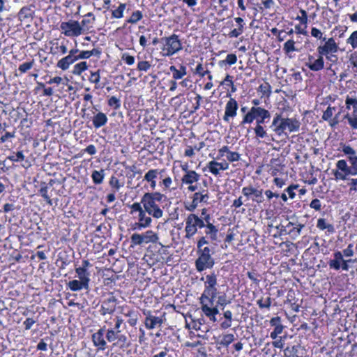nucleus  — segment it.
Masks as SVG:
<instances>
[{"instance_id":"1","label":"nucleus","mask_w":357,"mask_h":357,"mask_svg":"<svg viewBox=\"0 0 357 357\" xmlns=\"http://www.w3.org/2000/svg\"><path fill=\"white\" fill-rule=\"evenodd\" d=\"M167 200V197L160 192H146L141 199V203L149 215L159 219L163 215V206L161 207L160 204Z\"/></svg>"},{"instance_id":"2","label":"nucleus","mask_w":357,"mask_h":357,"mask_svg":"<svg viewBox=\"0 0 357 357\" xmlns=\"http://www.w3.org/2000/svg\"><path fill=\"white\" fill-rule=\"evenodd\" d=\"M217 294V287L211 286L204 287V290L199 298L202 311L212 322L217 321L216 315L219 313L217 306H213Z\"/></svg>"},{"instance_id":"3","label":"nucleus","mask_w":357,"mask_h":357,"mask_svg":"<svg viewBox=\"0 0 357 357\" xmlns=\"http://www.w3.org/2000/svg\"><path fill=\"white\" fill-rule=\"evenodd\" d=\"M160 44V54L162 56L169 57L178 53L183 49V44L176 34H172L158 39L157 37L153 38V45Z\"/></svg>"},{"instance_id":"4","label":"nucleus","mask_w":357,"mask_h":357,"mask_svg":"<svg viewBox=\"0 0 357 357\" xmlns=\"http://www.w3.org/2000/svg\"><path fill=\"white\" fill-rule=\"evenodd\" d=\"M301 123L295 118H282L281 114H276L272 121L271 127L278 135H281L288 130L289 132L299 130Z\"/></svg>"},{"instance_id":"5","label":"nucleus","mask_w":357,"mask_h":357,"mask_svg":"<svg viewBox=\"0 0 357 357\" xmlns=\"http://www.w3.org/2000/svg\"><path fill=\"white\" fill-rule=\"evenodd\" d=\"M345 105L347 112L344 115L342 120H347L351 128L357 130V98L347 96Z\"/></svg>"},{"instance_id":"6","label":"nucleus","mask_w":357,"mask_h":357,"mask_svg":"<svg viewBox=\"0 0 357 357\" xmlns=\"http://www.w3.org/2000/svg\"><path fill=\"white\" fill-rule=\"evenodd\" d=\"M205 227L204 221L195 213H190L185 219V236L186 238L190 239L198 231Z\"/></svg>"},{"instance_id":"7","label":"nucleus","mask_w":357,"mask_h":357,"mask_svg":"<svg viewBox=\"0 0 357 357\" xmlns=\"http://www.w3.org/2000/svg\"><path fill=\"white\" fill-rule=\"evenodd\" d=\"M159 237L156 233L152 230H147L144 233H135L130 236V247L134 248L136 245H141L143 243H156Z\"/></svg>"},{"instance_id":"8","label":"nucleus","mask_w":357,"mask_h":357,"mask_svg":"<svg viewBox=\"0 0 357 357\" xmlns=\"http://www.w3.org/2000/svg\"><path fill=\"white\" fill-rule=\"evenodd\" d=\"M62 33L69 37L78 36L82 33V26L78 21L63 22L60 25Z\"/></svg>"},{"instance_id":"9","label":"nucleus","mask_w":357,"mask_h":357,"mask_svg":"<svg viewBox=\"0 0 357 357\" xmlns=\"http://www.w3.org/2000/svg\"><path fill=\"white\" fill-rule=\"evenodd\" d=\"M105 337L109 342L117 340V342H114L113 345L119 347L120 348L125 347L128 340V338L125 335L121 334V331H116L112 328L106 330Z\"/></svg>"},{"instance_id":"10","label":"nucleus","mask_w":357,"mask_h":357,"mask_svg":"<svg viewBox=\"0 0 357 357\" xmlns=\"http://www.w3.org/2000/svg\"><path fill=\"white\" fill-rule=\"evenodd\" d=\"M197 255L198 258L195 260V267L198 272L213 268L215 261L211 255Z\"/></svg>"},{"instance_id":"11","label":"nucleus","mask_w":357,"mask_h":357,"mask_svg":"<svg viewBox=\"0 0 357 357\" xmlns=\"http://www.w3.org/2000/svg\"><path fill=\"white\" fill-rule=\"evenodd\" d=\"M116 302L117 299L116 297L112 294H110L109 296L102 302L100 310V314L102 315L112 314L116 310Z\"/></svg>"},{"instance_id":"12","label":"nucleus","mask_w":357,"mask_h":357,"mask_svg":"<svg viewBox=\"0 0 357 357\" xmlns=\"http://www.w3.org/2000/svg\"><path fill=\"white\" fill-rule=\"evenodd\" d=\"M78 52V49H72L69 51V54L68 56L62 58L58 61L56 66L63 70H67L69 68L70 65L73 64L74 62L77 61L76 54H77Z\"/></svg>"},{"instance_id":"13","label":"nucleus","mask_w":357,"mask_h":357,"mask_svg":"<svg viewBox=\"0 0 357 357\" xmlns=\"http://www.w3.org/2000/svg\"><path fill=\"white\" fill-rule=\"evenodd\" d=\"M105 331V326H103L92 335L91 339L93 343L98 350L103 351L107 348V342L104 338Z\"/></svg>"},{"instance_id":"14","label":"nucleus","mask_w":357,"mask_h":357,"mask_svg":"<svg viewBox=\"0 0 357 357\" xmlns=\"http://www.w3.org/2000/svg\"><path fill=\"white\" fill-rule=\"evenodd\" d=\"M338 47L333 38L325 40L324 45H320L317 47L319 54L321 56H327L331 53H335L337 51Z\"/></svg>"},{"instance_id":"15","label":"nucleus","mask_w":357,"mask_h":357,"mask_svg":"<svg viewBox=\"0 0 357 357\" xmlns=\"http://www.w3.org/2000/svg\"><path fill=\"white\" fill-rule=\"evenodd\" d=\"M238 103L234 98H230L226 104L223 120L229 122V118H234L237 114Z\"/></svg>"},{"instance_id":"16","label":"nucleus","mask_w":357,"mask_h":357,"mask_svg":"<svg viewBox=\"0 0 357 357\" xmlns=\"http://www.w3.org/2000/svg\"><path fill=\"white\" fill-rule=\"evenodd\" d=\"M151 216L145 209L139 213L138 214V222L135 224L133 229L141 230L142 229L150 227L152 222Z\"/></svg>"},{"instance_id":"17","label":"nucleus","mask_w":357,"mask_h":357,"mask_svg":"<svg viewBox=\"0 0 357 357\" xmlns=\"http://www.w3.org/2000/svg\"><path fill=\"white\" fill-rule=\"evenodd\" d=\"M342 151L347 156V160L351 165L357 168V155L356 151L349 145L342 144Z\"/></svg>"},{"instance_id":"18","label":"nucleus","mask_w":357,"mask_h":357,"mask_svg":"<svg viewBox=\"0 0 357 357\" xmlns=\"http://www.w3.org/2000/svg\"><path fill=\"white\" fill-rule=\"evenodd\" d=\"M192 199L198 205L200 203H207L209 199V192L207 188H200L192 195Z\"/></svg>"},{"instance_id":"19","label":"nucleus","mask_w":357,"mask_h":357,"mask_svg":"<svg viewBox=\"0 0 357 357\" xmlns=\"http://www.w3.org/2000/svg\"><path fill=\"white\" fill-rule=\"evenodd\" d=\"M146 315L145 319L144 325L147 329H153L157 325L160 326L162 324V320L158 317H155L151 314V312L147 313L144 312Z\"/></svg>"},{"instance_id":"20","label":"nucleus","mask_w":357,"mask_h":357,"mask_svg":"<svg viewBox=\"0 0 357 357\" xmlns=\"http://www.w3.org/2000/svg\"><path fill=\"white\" fill-rule=\"evenodd\" d=\"M228 167L229 165L226 162H218L215 160L209 162L207 165L209 171L215 176L220 174V170H225L228 169Z\"/></svg>"},{"instance_id":"21","label":"nucleus","mask_w":357,"mask_h":357,"mask_svg":"<svg viewBox=\"0 0 357 357\" xmlns=\"http://www.w3.org/2000/svg\"><path fill=\"white\" fill-rule=\"evenodd\" d=\"M337 168L345 173L346 175H356L357 174V168L351 165L349 167L346 160H340L336 163Z\"/></svg>"},{"instance_id":"22","label":"nucleus","mask_w":357,"mask_h":357,"mask_svg":"<svg viewBox=\"0 0 357 357\" xmlns=\"http://www.w3.org/2000/svg\"><path fill=\"white\" fill-rule=\"evenodd\" d=\"M200 177H201L200 174H197L194 170L187 171V173H185L183 176V177L181 178V181L184 184H188V185L193 184L195 183H197L199 180Z\"/></svg>"},{"instance_id":"23","label":"nucleus","mask_w":357,"mask_h":357,"mask_svg":"<svg viewBox=\"0 0 357 357\" xmlns=\"http://www.w3.org/2000/svg\"><path fill=\"white\" fill-rule=\"evenodd\" d=\"M255 134V138L257 140L259 139H267L268 141L273 140V139L267 133L266 129L263 126H255V128H252Z\"/></svg>"},{"instance_id":"24","label":"nucleus","mask_w":357,"mask_h":357,"mask_svg":"<svg viewBox=\"0 0 357 357\" xmlns=\"http://www.w3.org/2000/svg\"><path fill=\"white\" fill-rule=\"evenodd\" d=\"M234 20L238 24V27L237 29H234L231 30L228 33V36L229 38H237L241 34H242L243 32L244 31L245 23H244V21H243V18H241L240 17H236L234 19Z\"/></svg>"},{"instance_id":"25","label":"nucleus","mask_w":357,"mask_h":357,"mask_svg":"<svg viewBox=\"0 0 357 357\" xmlns=\"http://www.w3.org/2000/svg\"><path fill=\"white\" fill-rule=\"evenodd\" d=\"M68 287L73 291H80L82 289H86L88 290L89 289V285L88 284H86L85 282L77 280H73L67 284Z\"/></svg>"},{"instance_id":"26","label":"nucleus","mask_w":357,"mask_h":357,"mask_svg":"<svg viewBox=\"0 0 357 357\" xmlns=\"http://www.w3.org/2000/svg\"><path fill=\"white\" fill-rule=\"evenodd\" d=\"M270 163L269 172L272 176H276L279 172H280L282 168L284 167L279 158H272Z\"/></svg>"},{"instance_id":"27","label":"nucleus","mask_w":357,"mask_h":357,"mask_svg":"<svg viewBox=\"0 0 357 357\" xmlns=\"http://www.w3.org/2000/svg\"><path fill=\"white\" fill-rule=\"evenodd\" d=\"M107 120L106 114L100 112L93 117V125L96 128H99L105 126Z\"/></svg>"},{"instance_id":"28","label":"nucleus","mask_w":357,"mask_h":357,"mask_svg":"<svg viewBox=\"0 0 357 357\" xmlns=\"http://www.w3.org/2000/svg\"><path fill=\"white\" fill-rule=\"evenodd\" d=\"M165 172L164 169L159 170L158 169H153L149 170L144 175V180L146 181H153L155 180L158 175H160V178H162L163 176V173Z\"/></svg>"},{"instance_id":"29","label":"nucleus","mask_w":357,"mask_h":357,"mask_svg":"<svg viewBox=\"0 0 357 357\" xmlns=\"http://www.w3.org/2000/svg\"><path fill=\"white\" fill-rule=\"evenodd\" d=\"M337 109L338 108L336 106L328 105L326 109L323 112L321 119L324 121H327L329 124Z\"/></svg>"},{"instance_id":"30","label":"nucleus","mask_w":357,"mask_h":357,"mask_svg":"<svg viewBox=\"0 0 357 357\" xmlns=\"http://www.w3.org/2000/svg\"><path fill=\"white\" fill-rule=\"evenodd\" d=\"M170 71L172 73V77L174 79H180L187 73L186 68L184 66H181L180 69L178 70L174 66L169 67Z\"/></svg>"},{"instance_id":"31","label":"nucleus","mask_w":357,"mask_h":357,"mask_svg":"<svg viewBox=\"0 0 357 357\" xmlns=\"http://www.w3.org/2000/svg\"><path fill=\"white\" fill-rule=\"evenodd\" d=\"M33 11L29 7L24 6L22 8L18 13V18L20 21L32 19Z\"/></svg>"},{"instance_id":"32","label":"nucleus","mask_w":357,"mask_h":357,"mask_svg":"<svg viewBox=\"0 0 357 357\" xmlns=\"http://www.w3.org/2000/svg\"><path fill=\"white\" fill-rule=\"evenodd\" d=\"M75 273H77L79 280L89 285L90 273L88 270L78 267L75 268Z\"/></svg>"},{"instance_id":"33","label":"nucleus","mask_w":357,"mask_h":357,"mask_svg":"<svg viewBox=\"0 0 357 357\" xmlns=\"http://www.w3.org/2000/svg\"><path fill=\"white\" fill-rule=\"evenodd\" d=\"M307 67L312 71H319L324 68V61L323 56L319 54L318 59L313 61L312 64H307Z\"/></svg>"},{"instance_id":"34","label":"nucleus","mask_w":357,"mask_h":357,"mask_svg":"<svg viewBox=\"0 0 357 357\" xmlns=\"http://www.w3.org/2000/svg\"><path fill=\"white\" fill-rule=\"evenodd\" d=\"M204 227H206L205 234L210 236L211 241H216L218 238V228L213 223L205 224Z\"/></svg>"},{"instance_id":"35","label":"nucleus","mask_w":357,"mask_h":357,"mask_svg":"<svg viewBox=\"0 0 357 357\" xmlns=\"http://www.w3.org/2000/svg\"><path fill=\"white\" fill-rule=\"evenodd\" d=\"M317 227L321 230L327 229L329 233H333L335 231L333 225L326 222V220L324 218L318 219Z\"/></svg>"},{"instance_id":"36","label":"nucleus","mask_w":357,"mask_h":357,"mask_svg":"<svg viewBox=\"0 0 357 357\" xmlns=\"http://www.w3.org/2000/svg\"><path fill=\"white\" fill-rule=\"evenodd\" d=\"M95 21V17L91 13H89L87 15H85V18H84L80 25L82 26V31L84 30H89V24H91Z\"/></svg>"},{"instance_id":"37","label":"nucleus","mask_w":357,"mask_h":357,"mask_svg":"<svg viewBox=\"0 0 357 357\" xmlns=\"http://www.w3.org/2000/svg\"><path fill=\"white\" fill-rule=\"evenodd\" d=\"M105 177V170L100 169V171L94 170L92 172L91 178L95 184H100L102 183Z\"/></svg>"},{"instance_id":"38","label":"nucleus","mask_w":357,"mask_h":357,"mask_svg":"<svg viewBox=\"0 0 357 357\" xmlns=\"http://www.w3.org/2000/svg\"><path fill=\"white\" fill-rule=\"evenodd\" d=\"M217 275L214 272H212L206 276L204 287L217 286Z\"/></svg>"},{"instance_id":"39","label":"nucleus","mask_w":357,"mask_h":357,"mask_svg":"<svg viewBox=\"0 0 357 357\" xmlns=\"http://www.w3.org/2000/svg\"><path fill=\"white\" fill-rule=\"evenodd\" d=\"M87 69V64L86 61H82L75 64L72 71L74 75H81L82 72Z\"/></svg>"},{"instance_id":"40","label":"nucleus","mask_w":357,"mask_h":357,"mask_svg":"<svg viewBox=\"0 0 357 357\" xmlns=\"http://www.w3.org/2000/svg\"><path fill=\"white\" fill-rule=\"evenodd\" d=\"M339 110L334 114V116L332 118V121L329 123L331 128H335L341 121L340 119V115L342 112L343 106L339 105Z\"/></svg>"},{"instance_id":"41","label":"nucleus","mask_w":357,"mask_h":357,"mask_svg":"<svg viewBox=\"0 0 357 357\" xmlns=\"http://www.w3.org/2000/svg\"><path fill=\"white\" fill-rule=\"evenodd\" d=\"M126 3H120L119 7L112 11V16L114 18H121L123 16V11L126 9Z\"/></svg>"},{"instance_id":"42","label":"nucleus","mask_w":357,"mask_h":357,"mask_svg":"<svg viewBox=\"0 0 357 357\" xmlns=\"http://www.w3.org/2000/svg\"><path fill=\"white\" fill-rule=\"evenodd\" d=\"M271 298L270 297H267L266 298H261L260 299L257 300V303L259 305V308L264 309L266 308L267 310L270 309V307L271 305Z\"/></svg>"},{"instance_id":"43","label":"nucleus","mask_w":357,"mask_h":357,"mask_svg":"<svg viewBox=\"0 0 357 357\" xmlns=\"http://www.w3.org/2000/svg\"><path fill=\"white\" fill-rule=\"evenodd\" d=\"M296 225L291 228L288 233L289 234H291L295 237L298 236L301 234V229L305 227L303 224L295 222Z\"/></svg>"},{"instance_id":"44","label":"nucleus","mask_w":357,"mask_h":357,"mask_svg":"<svg viewBox=\"0 0 357 357\" xmlns=\"http://www.w3.org/2000/svg\"><path fill=\"white\" fill-rule=\"evenodd\" d=\"M25 158L24 155L22 151H17V153H14L13 155H10L6 158L7 160H9L12 162H21L23 161Z\"/></svg>"},{"instance_id":"45","label":"nucleus","mask_w":357,"mask_h":357,"mask_svg":"<svg viewBox=\"0 0 357 357\" xmlns=\"http://www.w3.org/2000/svg\"><path fill=\"white\" fill-rule=\"evenodd\" d=\"M142 13L139 10H136L132 13L130 17L128 19L126 22L130 24H136L142 18Z\"/></svg>"},{"instance_id":"46","label":"nucleus","mask_w":357,"mask_h":357,"mask_svg":"<svg viewBox=\"0 0 357 357\" xmlns=\"http://www.w3.org/2000/svg\"><path fill=\"white\" fill-rule=\"evenodd\" d=\"M283 50L287 54H289L291 52L297 51V50L295 47V42L293 40H287L284 44Z\"/></svg>"},{"instance_id":"47","label":"nucleus","mask_w":357,"mask_h":357,"mask_svg":"<svg viewBox=\"0 0 357 357\" xmlns=\"http://www.w3.org/2000/svg\"><path fill=\"white\" fill-rule=\"evenodd\" d=\"M109 185L114 189V192L118 191L123 185V183H120L119 179L112 176L109 181Z\"/></svg>"},{"instance_id":"48","label":"nucleus","mask_w":357,"mask_h":357,"mask_svg":"<svg viewBox=\"0 0 357 357\" xmlns=\"http://www.w3.org/2000/svg\"><path fill=\"white\" fill-rule=\"evenodd\" d=\"M235 340L234 335L233 334H226L223 335L220 344L221 345L227 347Z\"/></svg>"},{"instance_id":"49","label":"nucleus","mask_w":357,"mask_h":357,"mask_svg":"<svg viewBox=\"0 0 357 357\" xmlns=\"http://www.w3.org/2000/svg\"><path fill=\"white\" fill-rule=\"evenodd\" d=\"M254 196L252 199L253 202H255L257 203H261L264 201V197H263V190L262 189H257L255 188L254 194H252Z\"/></svg>"},{"instance_id":"50","label":"nucleus","mask_w":357,"mask_h":357,"mask_svg":"<svg viewBox=\"0 0 357 357\" xmlns=\"http://www.w3.org/2000/svg\"><path fill=\"white\" fill-rule=\"evenodd\" d=\"M258 91L261 92L262 95L268 96L271 93V86L268 83L266 82L259 86Z\"/></svg>"},{"instance_id":"51","label":"nucleus","mask_w":357,"mask_h":357,"mask_svg":"<svg viewBox=\"0 0 357 357\" xmlns=\"http://www.w3.org/2000/svg\"><path fill=\"white\" fill-rule=\"evenodd\" d=\"M33 63H34L33 60H32L30 62L23 63L21 65H20V66L18 68V70L21 73H25L26 72H27L29 70H30L33 67Z\"/></svg>"},{"instance_id":"52","label":"nucleus","mask_w":357,"mask_h":357,"mask_svg":"<svg viewBox=\"0 0 357 357\" xmlns=\"http://www.w3.org/2000/svg\"><path fill=\"white\" fill-rule=\"evenodd\" d=\"M347 43L350 44L353 49L357 47V31H354L347 40Z\"/></svg>"},{"instance_id":"53","label":"nucleus","mask_w":357,"mask_h":357,"mask_svg":"<svg viewBox=\"0 0 357 357\" xmlns=\"http://www.w3.org/2000/svg\"><path fill=\"white\" fill-rule=\"evenodd\" d=\"M108 105L112 107L114 109H118L121 107V101L115 96H112L108 100Z\"/></svg>"},{"instance_id":"54","label":"nucleus","mask_w":357,"mask_h":357,"mask_svg":"<svg viewBox=\"0 0 357 357\" xmlns=\"http://www.w3.org/2000/svg\"><path fill=\"white\" fill-rule=\"evenodd\" d=\"M237 61V56L234 54H229L225 60L220 61V63H227L229 65L234 64Z\"/></svg>"},{"instance_id":"55","label":"nucleus","mask_w":357,"mask_h":357,"mask_svg":"<svg viewBox=\"0 0 357 357\" xmlns=\"http://www.w3.org/2000/svg\"><path fill=\"white\" fill-rule=\"evenodd\" d=\"M342 260H337L336 259H331L328 261L330 268L338 271L341 267Z\"/></svg>"},{"instance_id":"56","label":"nucleus","mask_w":357,"mask_h":357,"mask_svg":"<svg viewBox=\"0 0 357 357\" xmlns=\"http://www.w3.org/2000/svg\"><path fill=\"white\" fill-rule=\"evenodd\" d=\"M151 68V64L149 61H139L137 64V70L139 71H145L146 72Z\"/></svg>"},{"instance_id":"57","label":"nucleus","mask_w":357,"mask_h":357,"mask_svg":"<svg viewBox=\"0 0 357 357\" xmlns=\"http://www.w3.org/2000/svg\"><path fill=\"white\" fill-rule=\"evenodd\" d=\"M283 328H284V326L282 325L276 326V327H274L273 331L271 333L270 337L273 340L276 339L278 335L282 333Z\"/></svg>"},{"instance_id":"58","label":"nucleus","mask_w":357,"mask_h":357,"mask_svg":"<svg viewBox=\"0 0 357 357\" xmlns=\"http://www.w3.org/2000/svg\"><path fill=\"white\" fill-rule=\"evenodd\" d=\"M298 188V185H291L287 188L284 191L288 194L291 199H294L296 196L294 190Z\"/></svg>"},{"instance_id":"59","label":"nucleus","mask_w":357,"mask_h":357,"mask_svg":"<svg viewBox=\"0 0 357 357\" xmlns=\"http://www.w3.org/2000/svg\"><path fill=\"white\" fill-rule=\"evenodd\" d=\"M301 16H298L296 17L297 20H299L300 22L305 26V28L307 27V15L305 10H301Z\"/></svg>"},{"instance_id":"60","label":"nucleus","mask_w":357,"mask_h":357,"mask_svg":"<svg viewBox=\"0 0 357 357\" xmlns=\"http://www.w3.org/2000/svg\"><path fill=\"white\" fill-rule=\"evenodd\" d=\"M226 157L229 162L238 161L240 159V155L237 152L229 151L228 154L226 155Z\"/></svg>"},{"instance_id":"61","label":"nucleus","mask_w":357,"mask_h":357,"mask_svg":"<svg viewBox=\"0 0 357 357\" xmlns=\"http://www.w3.org/2000/svg\"><path fill=\"white\" fill-rule=\"evenodd\" d=\"M231 303L230 301L227 300V296L225 294L218 296L217 301V305H220L222 307H225L227 305Z\"/></svg>"},{"instance_id":"62","label":"nucleus","mask_w":357,"mask_h":357,"mask_svg":"<svg viewBox=\"0 0 357 357\" xmlns=\"http://www.w3.org/2000/svg\"><path fill=\"white\" fill-rule=\"evenodd\" d=\"M311 35L314 38L322 40L323 41H325L326 40V37H323L321 31L315 27H313L312 29Z\"/></svg>"},{"instance_id":"63","label":"nucleus","mask_w":357,"mask_h":357,"mask_svg":"<svg viewBox=\"0 0 357 357\" xmlns=\"http://www.w3.org/2000/svg\"><path fill=\"white\" fill-rule=\"evenodd\" d=\"M256 113L257 118L265 117L271 114L267 109L260 107H256Z\"/></svg>"},{"instance_id":"64","label":"nucleus","mask_w":357,"mask_h":357,"mask_svg":"<svg viewBox=\"0 0 357 357\" xmlns=\"http://www.w3.org/2000/svg\"><path fill=\"white\" fill-rule=\"evenodd\" d=\"M349 61L354 68V71L357 73V52L351 54Z\"/></svg>"}]
</instances>
